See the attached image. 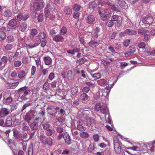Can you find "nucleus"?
Listing matches in <instances>:
<instances>
[{
	"instance_id": "c03bdc74",
	"label": "nucleus",
	"mask_w": 155,
	"mask_h": 155,
	"mask_svg": "<svg viewBox=\"0 0 155 155\" xmlns=\"http://www.w3.org/2000/svg\"><path fill=\"white\" fill-rule=\"evenodd\" d=\"M114 24V22L111 20L107 21L106 23V25L109 27H112Z\"/></svg>"
},
{
	"instance_id": "de8ad7c7",
	"label": "nucleus",
	"mask_w": 155,
	"mask_h": 155,
	"mask_svg": "<svg viewBox=\"0 0 155 155\" xmlns=\"http://www.w3.org/2000/svg\"><path fill=\"white\" fill-rule=\"evenodd\" d=\"M14 38L13 36L10 35L7 37L6 41L8 43H10L13 42L14 41Z\"/></svg>"
},
{
	"instance_id": "69168bd1",
	"label": "nucleus",
	"mask_w": 155,
	"mask_h": 155,
	"mask_svg": "<svg viewBox=\"0 0 155 155\" xmlns=\"http://www.w3.org/2000/svg\"><path fill=\"white\" fill-rule=\"evenodd\" d=\"M19 83L18 82H17L15 83H13L11 84L10 85V87L11 89L15 88L17 86H18Z\"/></svg>"
},
{
	"instance_id": "ea45409f",
	"label": "nucleus",
	"mask_w": 155,
	"mask_h": 155,
	"mask_svg": "<svg viewBox=\"0 0 155 155\" xmlns=\"http://www.w3.org/2000/svg\"><path fill=\"white\" fill-rule=\"evenodd\" d=\"M94 80H97L100 78L101 76V74L100 73H95L94 74H91Z\"/></svg>"
},
{
	"instance_id": "dca6fc26",
	"label": "nucleus",
	"mask_w": 155,
	"mask_h": 155,
	"mask_svg": "<svg viewBox=\"0 0 155 155\" xmlns=\"http://www.w3.org/2000/svg\"><path fill=\"white\" fill-rule=\"evenodd\" d=\"M27 27V25L25 22H22L20 24L19 29L22 32L24 31Z\"/></svg>"
},
{
	"instance_id": "0eeeda50",
	"label": "nucleus",
	"mask_w": 155,
	"mask_h": 155,
	"mask_svg": "<svg viewBox=\"0 0 155 155\" xmlns=\"http://www.w3.org/2000/svg\"><path fill=\"white\" fill-rule=\"evenodd\" d=\"M33 117V114L32 113L30 112L26 113L24 117V119L25 121L27 122L29 124L30 121L31 120Z\"/></svg>"
},
{
	"instance_id": "c85d7f7f",
	"label": "nucleus",
	"mask_w": 155,
	"mask_h": 155,
	"mask_svg": "<svg viewBox=\"0 0 155 155\" xmlns=\"http://www.w3.org/2000/svg\"><path fill=\"white\" fill-rule=\"evenodd\" d=\"M3 15L6 17H10L12 16V13L11 11L9 9H7L4 12Z\"/></svg>"
},
{
	"instance_id": "72a5a7b5",
	"label": "nucleus",
	"mask_w": 155,
	"mask_h": 155,
	"mask_svg": "<svg viewBox=\"0 0 155 155\" xmlns=\"http://www.w3.org/2000/svg\"><path fill=\"white\" fill-rule=\"evenodd\" d=\"M13 134L14 137L16 138H18L20 136V133L16 129H13Z\"/></svg>"
},
{
	"instance_id": "473e14b6",
	"label": "nucleus",
	"mask_w": 155,
	"mask_h": 155,
	"mask_svg": "<svg viewBox=\"0 0 155 155\" xmlns=\"http://www.w3.org/2000/svg\"><path fill=\"white\" fill-rule=\"evenodd\" d=\"M52 139L50 137H47L45 145L47 144L49 146H52L53 143Z\"/></svg>"
},
{
	"instance_id": "bf43d9fd",
	"label": "nucleus",
	"mask_w": 155,
	"mask_h": 155,
	"mask_svg": "<svg viewBox=\"0 0 155 155\" xmlns=\"http://www.w3.org/2000/svg\"><path fill=\"white\" fill-rule=\"evenodd\" d=\"M57 33V30L55 28H53L50 30L49 31L50 35L51 36H53L56 34Z\"/></svg>"
},
{
	"instance_id": "e2e57ef3",
	"label": "nucleus",
	"mask_w": 155,
	"mask_h": 155,
	"mask_svg": "<svg viewBox=\"0 0 155 155\" xmlns=\"http://www.w3.org/2000/svg\"><path fill=\"white\" fill-rule=\"evenodd\" d=\"M97 11L99 15H100L102 12L103 11V8H102V5H101L99 4L97 8Z\"/></svg>"
},
{
	"instance_id": "f257e3e1",
	"label": "nucleus",
	"mask_w": 155,
	"mask_h": 155,
	"mask_svg": "<svg viewBox=\"0 0 155 155\" xmlns=\"http://www.w3.org/2000/svg\"><path fill=\"white\" fill-rule=\"evenodd\" d=\"M101 19L103 21L108 19L110 17L111 13L108 9H105L100 15Z\"/></svg>"
},
{
	"instance_id": "aec40b11",
	"label": "nucleus",
	"mask_w": 155,
	"mask_h": 155,
	"mask_svg": "<svg viewBox=\"0 0 155 155\" xmlns=\"http://www.w3.org/2000/svg\"><path fill=\"white\" fill-rule=\"evenodd\" d=\"M24 0H15V8L18 9V8H20L21 6L22 3L23 2Z\"/></svg>"
},
{
	"instance_id": "f03ea898",
	"label": "nucleus",
	"mask_w": 155,
	"mask_h": 155,
	"mask_svg": "<svg viewBox=\"0 0 155 155\" xmlns=\"http://www.w3.org/2000/svg\"><path fill=\"white\" fill-rule=\"evenodd\" d=\"M153 17L150 15H148L143 16L142 18V21L145 25H150L153 23Z\"/></svg>"
},
{
	"instance_id": "f8f14e48",
	"label": "nucleus",
	"mask_w": 155,
	"mask_h": 155,
	"mask_svg": "<svg viewBox=\"0 0 155 155\" xmlns=\"http://www.w3.org/2000/svg\"><path fill=\"white\" fill-rule=\"evenodd\" d=\"M43 61L45 64L48 65H50L52 62L51 58L48 56H45L43 58Z\"/></svg>"
},
{
	"instance_id": "09e8293b",
	"label": "nucleus",
	"mask_w": 155,
	"mask_h": 155,
	"mask_svg": "<svg viewBox=\"0 0 155 155\" xmlns=\"http://www.w3.org/2000/svg\"><path fill=\"white\" fill-rule=\"evenodd\" d=\"M49 87V84L48 83V82L46 81L43 85V88L44 90H46L47 89H48Z\"/></svg>"
},
{
	"instance_id": "864d4df0",
	"label": "nucleus",
	"mask_w": 155,
	"mask_h": 155,
	"mask_svg": "<svg viewBox=\"0 0 155 155\" xmlns=\"http://www.w3.org/2000/svg\"><path fill=\"white\" fill-rule=\"evenodd\" d=\"M111 8L112 10L114 11H116L117 12H120L119 9L117 8L114 5H112L111 6Z\"/></svg>"
},
{
	"instance_id": "bb28decb",
	"label": "nucleus",
	"mask_w": 155,
	"mask_h": 155,
	"mask_svg": "<svg viewBox=\"0 0 155 155\" xmlns=\"http://www.w3.org/2000/svg\"><path fill=\"white\" fill-rule=\"evenodd\" d=\"M30 127L31 129L33 130H36L38 128V123L35 122H33L30 125Z\"/></svg>"
},
{
	"instance_id": "052dcab7",
	"label": "nucleus",
	"mask_w": 155,
	"mask_h": 155,
	"mask_svg": "<svg viewBox=\"0 0 155 155\" xmlns=\"http://www.w3.org/2000/svg\"><path fill=\"white\" fill-rule=\"evenodd\" d=\"M90 90L89 87L86 86L83 88L82 91L83 93H85V94H86L89 92Z\"/></svg>"
},
{
	"instance_id": "338daca9",
	"label": "nucleus",
	"mask_w": 155,
	"mask_h": 155,
	"mask_svg": "<svg viewBox=\"0 0 155 155\" xmlns=\"http://www.w3.org/2000/svg\"><path fill=\"white\" fill-rule=\"evenodd\" d=\"M85 84L88 86L87 87H89V88L90 87L93 88L94 87V84L91 82L86 81L85 82Z\"/></svg>"
},
{
	"instance_id": "7c9ffc66",
	"label": "nucleus",
	"mask_w": 155,
	"mask_h": 155,
	"mask_svg": "<svg viewBox=\"0 0 155 155\" xmlns=\"http://www.w3.org/2000/svg\"><path fill=\"white\" fill-rule=\"evenodd\" d=\"M136 49L135 48H133L130 50L128 51H126L125 52V54L126 56H128L131 54H133L136 51Z\"/></svg>"
},
{
	"instance_id": "7ed1b4c3",
	"label": "nucleus",
	"mask_w": 155,
	"mask_h": 155,
	"mask_svg": "<svg viewBox=\"0 0 155 155\" xmlns=\"http://www.w3.org/2000/svg\"><path fill=\"white\" fill-rule=\"evenodd\" d=\"M39 2L34 4L33 7L34 10L38 11L43 8L44 7L45 3L43 0H40Z\"/></svg>"
},
{
	"instance_id": "f3484780",
	"label": "nucleus",
	"mask_w": 155,
	"mask_h": 155,
	"mask_svg": "<svg viewBox=\"0 0 155 155\" xmlns=\"http://www.w3.org/2000/svg\"><path fill=\"white\" fill-rule=\"evenodd\" d=\"M46 34L44 32H40L38 36L36 38V39L37 40L38 39L40 41V38H41L42 40H46Z\"/></svg>"
},
{
	"instance_id": "e433bc0d",
	"label": "nucleus",
	"mask_w": 155,
	"mask_h": 155,
	"mask_svg": "<svg viewBox=\"0 0 155 155\" xmlns=\"http://www.w3.org/2000/svg\"><path fill=\"white\" fill-rule=\"evenodd\" d=\"M67 33V29L64 26L62 27L60 31V34L61 35H64Z\"/></svg>"
},
{
	"instance_id": "8fccbe9b",
	"label": "nucleus",
	"mask_w": 155,
	"mask_h": 155,
	"mask_svg": "<svg viewBox=\"0 0 155 155\" xmlns=\"http://www.w3.org/2000/svg\"><path fill=\"white\" fill-rule=\"evenodd\" d=\"M12 98L10 94V96L5 99L6 104H8L11 103L12 101Z\"/></svg>"
},
{
	"instance_id": "a211bd4d",
	"label": "nucleus",
	"mask_w": 155,
	"mask_h": 155,
	"mask_svg": "<svg viewBox=\"0 0 155 155\" xmlns=\"http://www.w3.org/2000/svg\"><path fill=\"white\" fill-rule=\"evenodd\" d=\"M99 44L98 42L95 40H91L89 43V45L92 48L96 47Z\"/></svg>"
},
{
	"instance_id": "13d9d810",
	"label": "nucleus",
	"mask_w": 155,
	"mask_h": 155,
	"mask_svg": "<svg viewBox=\"0 0 155 155\" xmlns=\"http://www.w3.org/2000/svg\"><path fill=\"white\" fill-rule=\"evenodd\" d=\"M1 61L4 63V65H6L8 61V59L7 57L6 56H3L1 58Z\"/></svg>"
},
{
	"instance_id": "4468645a",
	"label": "nucleus",
	"mask_w": 155,
	"mask_h": 155,
	"mask_svg": "<svg viewBox=\"0 0 155 155\" xmlns=\"http://www.w3.org/2000/svg\"><path fill=\"white\" fill-rule=\"evenodd\" d=\"M89 98L88 96L85 93L81 94L80 97V100L82 101H87Z\"/></svg>"
},
{
	"instance_id": "a19ab883",
	"label": "nucleus",
	"mask_w": 155,
	"mask_h": 155,
	"mask_svg": "<svg viewBox=\"0 0 155 155\" xmlns=\"http://www.w3.org/2000/svg\"><path fill=\"white\" fill-rule=\"evenodd\" d=\"M42 127L43 129L45 130H48L50 127V124L48 122H44L42 124Z\"/></svg>"
},
{
	"instance_id": "f704fd0d",
	"label": "nucleus",
	"mask_w": 155,
	"mask_h": 155,
	"mask_svg": "<svg viewBox=\"0 0 155 155\" xmlns=\"http://www.w3.org/2000/svg\"><path fill=\"white\" fill-rule=\"evenodd\" d=\"M138 32L139 34L142 35L147 32H148V31L144 28H141L138 29Z\"/></svg>"
},
{
	"instance_id": "680f3d73",
	"label": "nucleus",
	"mask_w": 155,
	"mask_h": 155,
	"mask_svg": "<svg viewBox=\"0 0 155 155\" xmlns=\"http://www.w3.org/2000/svg\"><path fill=\"white\" fill-rule=\"evenodd\" d=\"M80 13L79 12H75L74 13L73 17L75 19L78 20Z\"/></svg>"
},
{
	"instance_id": "603ef678",
	"label": "nucleus",
	"mask_w": 155,
	"mask_h": 155,
	"mask_svg": "<svg viewBox=\"0 0 155 155\" xmlns=\"http://www.w3.org/2000/svg\"><path fill=\"white\" fill-rule=\"evenodd\" d=\"M46 130V134L49 137L52 135L53 133V130H52L49 128Z\"/></svg>"
},
{
	"instance_id": "20e7f679",
	"label": "nucleus",
	"mask_w": 155,
	"mask_h": 155,
	"mask_svg": "<svg viewBox=\"0 0 155 155\" xmlns=\"http://www.w3.org/2000/svg\"><path fill=\"white\" fill-rule=\"evenodd\" d=\"M120 143L117 139L114 140V148L115 152L117 154H120L121 151V148Z\"/></svg>"
},
{
	"instance_id": "0e129e2a",
	"label": "nucleus",
	"mask_w": 155,
	"mask_h": 155,
	"mask_svg": "<svg viewBox=\"0 0 155 155\" xmlns=\"http://www.w3.org/2000/svg\"><path fill=\"white\" fill-rule=\"evenodd\" d=\"M102 63L104 64V66H107L108 65H109L110 63L104 59H102L101 60Z\"/></svg>"
},
{
	"instance_id": "cd10ccee",
	"label": "nucleus",
	"mask_w": 155,
	"mask_h": 155,
	"mask_svg": "<svg viewBox=\"0 0 155 155\" xmlns=\"http://www.w3.org/2000/svg\"><path fill=\"white\" fill-rule=\"evenodd\" d=\"M73 9L74 11L78 12L82 9V8L80 5L74 4L73 6Z\"/></svg>"
},
{
	"instance_id": "a878e982",
	"label": "nucleus",
	"mask_w": 155,
	"mask_h": 155,
	"mask_svg": "<svg viewBox=\"0 0 155 155\" xmlns=\"http://www.w3.org/2000/svg\"><path fill=\"white\" fill-rule=\"evenodd\" d=\"M30 91L29 89H28V87L25 86L18 89V92L20 93V94H21L23 93V92H24V91Z\"/></svg>"
},
{
	"instance_id": "9d476101",
	"label": "nucleus",
	"mask_w": 155,
	"mask_h": 155,
	"mask_svg": "<svg viewBox=\"0 0 155 155\" xmlns=\"http://www.w3.org/2000/svg\"><path fill=\"white\" fill-rule=\"evenodd\" d=\"M26 75V74L25 73V71L24 70H21L18 73V78L21 79H22V80L25 79V77Z\"/></svg>"
},
{
	"instance_id": "4d7b16f0",
	"label": "nucleus",
	"mask_w": 155,
	"mask_h": 155,
	"mask_svg": "<svg viewBox=\"0 0 155 155\" xmlns=\"http://www.w3.org/2000/svg\"><path fill=\"white\" fill-rule=\"evenodd\" d=\"M77 127L78 129L81 131H84L85 130V128L79 124H78Z\"/></svg>"
},
{
	"instance_id": "6e6552de",
	"label": "nucleus",
	"mask_w": 155,
	"mask_h": 155,
	"mask_svg": "<svg viewBox=\"0 0 155 155\" xmlns=\"http://www.w3.org/2000/svg\"><path fill=\"white\" fill-rule=\"evenodd\" d=\"M86 22L89 24H93L95 21L94 16L92 15H88L86 19Z\"/></svg>"
},
{
	"instance_id": "4c0bfd02",
	"label": "nucleus",
	"mask_w": 155,
	"mask_h": 155,
	"mask_svg": "<svg viewBox=\"0 0 155 155\" xmlns=\"http://www.w3.org/2000/svg\"><path fill=\"white\" fill-rule=\"evenodd\" d=\"M80 137L86 139L88 137L89 134L86 132H82L80 134Z\"/></svg>"
},
{
	"instance_id": "c756f323",
	"label": "nucleus",
	"mask_w": 155,
	"mask_h": 155,
	"mask_svg": "<svg viewBox=\"0 0 155 155\" xmlns=\"http://www.w3.org/2000/svg\"><path fill=\"white\" fill-rule=\"evenodd\" d=\"M38 31L36 28H32L30 30V35L32 37L36 36L38 35Z\"/></svg>"
},
{
	"instance_id": "79ce46f5",
	"label": "nucleus",
	"mask_w": 155,
	"mask_h": 155,
	"mask_svg": "<svg viewBox=\"0 0 155 155\" xmlns=\"http://www.w3.org/2000/svg\"><path fill=\"white\" fill-rule=\"evenodd\" d=\"M33 147L32 144L30 145L29 146L28 150V155H32L33 151Z\"/></svg>"
},
{
	"instance_id": "39448f33",
	"label": "nucleus",
	"mask_w": 155,
	"mask_h": 155,
	"mask_svg": "<svg viewBox=\"0 0 155 155\" xmlns=\"http://www.w3.org/2000/svg\"><path fill=\"white\" fill-rule=\"evenodd\" d=\"M11 113L10 110L9 109L6 108L2 107L0 110V118H5Z\"/></svg>"
},
{
	"instance_id": "9b49d317",
	"label": "nucleus",
	"mask_w": 155,
	"mask_h": 155,
	"mask_svg": "<svg viewBox=\"0 0 155 155\" xmlns=\"http://www.w3.org/2000/svg\"><path fill=\"white\" fill-rule=\"evenodd\" d=\"M63 12L65 14L69 15L71 14L72 10L71 7L67 6L64 7Z\"/></svg>"
},
{
	"instance_id": "a18cd8bd",
	"label": "nucleus",
	"mask_w": 155,
	"mask_h": 155,
	"mask_svg": "<svg viewBox=\"0 0 155 155\" xmlns=\"http://www.w3.org/2000/svg\"><path fill=\"white\" fill-rule=\"evenodd\" d=\"M6 38L5 33L2 31H0V39L4 40Z\"/></svg>"
},
{
	"instance_id": "6e6d98bb",
	"label": "nucleus",
	"mask_w": 155,
	"mask_h": 155,
	"mask_svg": "<svg viewBox=\"0 0 155 155\" xmlns=\"http://www.w3.org/2000/svg\"><path fill=\"white\" fill-rule=\"evenodd\" d=\"M101 106L100 103H97L94 107V109L95 111H98L101 109Z\"/></svg>"
},
{
	"instance_id": "5701e85b",
	"label": "nucleus",
	"mask_w": 155,
	"mask_h": 155,
	"mask_svg": "<svg viewBox=\"0 0 155 155\" xmlns=\"http://www.w3.org/2000/svg\"><path fill=\"white\" fill-rule=\"evenodd\" d=\"M30 93V91H24L23 95L20 97L22 101H25L27 100H28L29 98H27L26 97V96L28 94H29Z\"/></svg>"
},
{
	"instance_id": "5fc2aeb1",
	"label": "nucleus",
	"mask_w": 155,
	"mask_h": 155,
	"mask_svg": "<svg viewBox=\"0 0 155 155\" xmlns=\"http://www.w3.org/2000/svg\"><path fill=\"white\" fill-rule=\"evenodd\" d=\"M22 20L23 21H26L29 17V14L28 13L24 14L23 13Z\"/></svg>"
},
{
	"instance_id": "4be33fe9",
	"label": "nucleus",
	"mask_w": 155,
	"mask_h": 155,
	"mask_svg": "<svg viewBox=\"0 0 155 155\" xmlns=\"http://www.w3.org/2000/svg\"><path fill=\"white\" fill-rule=\"evenodd\" d=\"M100 110L102 113L104 114H106L108 112L109 109L107 106L106 105H104L101 106Z\"/></svg>"
},
{
	"instance_id": "58836bf2",
	"label": "nucleus",
	"mask_w": 155,
	"mask_h": 155,
	"mask_svg": "<svg viewBox=\"0 0 155 155\" xmlns=\"http://www.w3.org/2000/svg\"><path fill=\"white\" fill-rule=\"evenodd\" d=\"M47 137L46 136L43 134H41L40 136V141L45 145L46 144Z\"/></svg>"
},
{
	"instance_id": "49530a36",
	"label": "nucleus",
	"mask_w": 155,
	"mask_h": 155,
	"mask_svg": "<svg viewBox=\"0 0 155 155\" xmlns=\"http://www.w3.org/2000/svg\"><path fill=\"white\" fill-rule=\"evenodd\" d=\"M100 28L99 27H96L94 30V34L95 37L96 38L97 37L99 36L98 33L100 32Z\"/></svg>"
},
{
	"instance_id": "2eb2a0df",
	"label": "nucleus",
	"mask_w": 155,
	"mask_h": 155,
	"mask_svg": "<svg viewBox=\"0 0 155 155\" xmlns=\"http://www.w3.org/2000/svg\"><path fill=\"white\" fill-rule=\"evenodd\" d=\"M94 120L93 119L90 118L89 117H87L85 120V124L86 126L88 127L90 126L92 123H94Z\"/></svg>"
},
{
	"instance_id": "2f4dec72",
	"label": "nucleus",
	"mask_w": 155,
	"mask_h": 155,
	"mask_svg": "<svg viewBox=\"0 0 155 155\" xmlns=\"http://www.w3.org/2000/svg\"><path fill=\"white\" fill-rule=\"evenodd\" d=\"M5 125L7 127H11L12 125V119H9L8 118L6 119L5 123Z\"/></svg>"
},
{
	"instance_id": "1a4fd4ad",
	"label": "nucleus",
	"mask_w": 155,
	"mask_h": 155,
	"mask_svg": "<svg viewBox=\"0 0 155 155\" xmlns=\"http://www.w3.org/2000/svg\"><path fill=\"white\" fill-rule=\"evenodd\" d=\"M64 39V38L61 35L58 34L54 36L53 40L55 42H58L63 41Z\"/></svg>"
},
{
	"instance_id": "423d86ee",
	"label": "nucleus",
	"mask_w": 155,
	"mask_h": 155,
	"mask_svg": "<svg viewBox=\"0 0 155 155\" xmlns=\"http://www.w3.org/2000/svg\"><path fill=\"white\" fill-rule=\"evenodd\" d=\"M63 138L65 141V143L68 145H69L71 144L72 140L69 134L66 133L64 135Z\"/></svg>"
},
{
	"instance_id": "774afa93",
	"label": "nucleus",
	"mask_w": 155,
	"mask_h": 155,
	"mask_svg": "<svg viewBox=\"0 0 155 155\" xmlns=\"http://www.w3.org/2000/svg\"><path fill=\"white\" fill-rule=\"evenodd\" d=\"M119 16L117 15H113L111 17V20L114 21H118L119 19Z\"/></svg>"
},
{
	"instance_id": "b1692460",
	"label": "nucleus",
	"mask_w": 155,
	"mask_h": 155,
	"mask_svg": "<svg viewBox=\"0 0 155 155\" xmlns=\"http://www.w3.org/2000/svg\"><path fill=\"white\" fill-rule=\"evenodd\" d=\"M41 40H40V41H38L37 42H36V41H35L34 43H31L29 45H28L27 46L28 47V48H31L37 47L40 44V42H41Z\"/></svg>"
},
{
	"instance_id": "37998d69",
	"label": "nucleus",
	"mask_w": 155,
	"mask_h": 155,
	"mask_svg": "<svg viewBox=\"0 0 155 155\" xmlns=\"http://www.w3.org/2000/svg\"><path fill=\"white\" fill-rule=\"evenodd\" d=\"M14 47V45L12 44H8L5 46V48L6 50H11Z\"/></svg>"
},
{
	"instance_id": "412c9836",
	"label": "nucleus",
	"mask_w": 155,
	"mask_h": 155,
	"mask_svg": "<svg viewBox=\"0 0 155 155\" xmlns=\"http://www.w3.org/2000/svg\"><path fill=\"white\" fill-rule=\"evenodd\" d=\"M71 94L75 97L76 96L78 92V86L72 87L71 91Z\"/></svg>"
},
{
	"instance_id": "ddd939ff",
	"label": "nucleus",
	"mask_w": 155,
	"mask_h": 155,
	"mask_svg": "<svg viewBox=\"0 0 155 155\" xmlns=\"http://www.w3.org/2000/svg\"><path fill=\"white\" fill-rule=\"evenodd\" d=\"M8 25L14 28H17V22L16 19H12L10 20L8 23Z\"/></svg>"
},
{
	"instance_id": "393cba45",
	"label": "nucleus",
	"mask_w": 155,
	"mask_h": 155,
	"mask_svg": "<svg viewBox=\"0 0 155 155\" xmlns=\"http://www.w3.org/2000/svg\"><path fill=\"white\" fill-rule=\"evenodd\" d=\"M118 5L123 9H126L128 8L127 4L124 0H122V1L120 2V3L118 4Z\"/></svg>"
},
{
	"instance_id": "3c124183",
	"label": "nucleus",
	"mask_w": 155,
	"mask_h": 155,
	"mask_svg": "<svg viewBox=\"0 0 155 155\" xmlns=\"http://www.w3.org/2000/svg\"><path fill=\"white\" fill-rule=\"evenodd\" d=\"M45 16L46 18V19L49 16L51 13L50 12V10L48 9H45L44 10Z\"/></svg>"
},
{
	"instance_id": "6ab92c4d",
	"label": "nucleus",
	"mask_w": 155,
	"mask_h": 155,
	"mask_svg": "<svg viewBox=\"0 0 155 155\" xmlns=\"http://www.w3.org/2000/svg\"><path fill=\"white\" fill-rule=\"evenodd\" d=\"M125 33L128 35H135L137 34V31L130 29H127L125 30Z\"/></svg>"
},
{
	"instance_id": "c9c22d12",
	"label": "nucleus",
	"mask_w": 155,
	"mask_h": 155,
	"mask_svg": "<svg viewBox=\"0 0 155 155\" xmlns=\"http://www.w3.org/2000/svg\"><path fill=\"white\" fill-rule=\"evenodd\" d=\"M98 84L101 86H104L107 84V81L104 79H101L98 80L97 81Z\"/></svg>"
}]
</instances>
